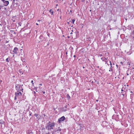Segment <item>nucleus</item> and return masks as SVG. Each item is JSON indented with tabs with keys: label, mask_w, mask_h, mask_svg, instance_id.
I'll return each instance as SVG.
<instances>
[{
	"label": "nucleus",
	"mask_w": 134,
	"mask_h": 134,
	"mask_svg": "<svg viewBox=\"0 0 134 134\" xmlns=\"http://www.w3.org/2000/svg\"><path fill=\"white\" fill-rule=\"evenodd\" d=\"M75 19H72L71 20V23L74 24V22L75 21Z\"/></svg>",
	"instance_id": "6e6552de"
},
{
	"label": "nucleus",
	"mask_w": 134,
	"mask_h": 134,
	"mask_svg": "<svg viewBox=\"0 0 134 134\" xmlns=\"http://www.w3.org/2000/svg\"><path fill=\"white\" fill-rule=\"evenodd\" d=\"M18 51V48L17 47L14 48L13 51V52L14 54H15L17 53V52Z\"/></svg>",
	"instance_id": "20e7f679"
},
{
	"label": "nucleus",
	"mask_w": 134,
	"mask_h": 134,
	"mask_svg": "<svg viewBox=\"0 0 134 134\" xmlns=\"http://www.w3.org/2000/svg\"><path fill=\"white\" fill-rule=\"evenodd\" d=\"M42 85V84H40L39 85H40L41 86Z\"/></svg>",
	"instance_id": "a211bd4d"
},
{
	"label": "nucleus",
	"mask_w": 134,
	"mask_h": 134,
	"mask_svg": "<svg viewBox=\"0 0 134 134\" xmlns=\"http://www.w3.org/2000/svg\"><path fill=\"white\" fill-rule=\"evenodd\" d=\"M66 54H67V52H66Z\"/></svg>",
	"instance_id": "4be33fe9"
},
{
	"label": "nucleus",
	"mask_w": 134,
	"mask_h": 134,
	"mask_svg": "<svg viewBox=\"0 0 134 134\" xmlns=\"http://www.w3.org/2000/svg\"><path fill=\"white\" fill-rule=\"evenodd\" d=\"M43 94H44L45 93V92H43Z\"/></svg>",
	"instance_id": "dca6fc26"
},
{
	"label": "nucleus",
	"mask_w": 134,
	"mask_h": 134,
	"mask_svg": "<svg viewBox=\"0 0 134 134\" xmlns=\"http://www.w3.org/2000/svg\"><path fill=\"white\" fill-rule=\"evenodd\" d=\"M4 5L5 6H7L9 4V2L8 1H5L4 2Z\"/></svg>",
	"instance_id": "39448f33"
},
{
	"label": "nucleus",
	"mask_w": 134,
	"mask_h": 134,
	"mask_svg": "<svg viewBox=\"0 0 134 134\" xmlns=\"http://www.w3.org/2000/svg\"><path fill=\"white\" fill-rule=\"evenodd\" d=\"M109 63H110V65L111 66V62L110 61H109Z\"/></svg>",
	"instance_id": "ddd939ff"
},
{
	"label": "nucleus",
	"mask_w": 134,
	"mask_h": 134,
	"mask_svg": "<svg viewBox=\"0 0 134 134\" xmlns=\"http://www.w3.org/2000/svg\"><path fill=\"white\" fill-rule=\"evenodd\" d=\"M54 123L49 122L47 124L46 128L48 130L51 129H53V127L54 126Z\"/></svg>",
	"instance_id": "f257e3e1"
},
{
	"label": "nucleus",
	"mask_w": 134,
	"mask_h": 134,
	"mask_svg": "<svg viewBox=\"0 0 134 134\" xmlns=\"http://www.w3.org/2000/svg\"><path fill=\"white\" fill-rule=\"evenodd\" d=\"M2 1L4 3V2L5 1V0H2Z\"/></svg>",
	"instance_id": "4468645a"
},
{
	"label": "nucleus",
	"mask_w": 134,
	"mask_h": 134,
	"mask_svg": "<svg viewBox=\"0 0 134 134\" xmlns=\"http://www.w3.org/2000/svg\"><path fill=\"white\" fill-rule=\"evenodd\" d=\"M36 24L37 25H38V23H36Z\"/></svg>",
	"instance_id": "2eb2a0df"
},
{
	"label": "nucleus",
	"mask_w": 134,
	"mask_h": 134,
	"mask_svg": "<svg viewBox=\"0 0 134 134\" xmlns=\"http://www.w3.org/2000/svg\"><path fill=\"white\" fill-rule=\"evenodd\" d=\"M6 60V61H7V62H9V59L8 58H7Z\"/></svg>",
	"instance_id": "9d476101"
},
{
	"label": "nucleus",
	"mask_w": 134,
	"mask_h": 134,
	"mask_svg": "<svg viewBox=\"0 0 134 134\" xmlns=\"http://www.w3.org/2000/svg\"><path fill=\"white\" fill-rule=\"evenodd\" d=\"M22 93L18 91H17V92L15 93V99L16 100V98H19V97L21 96L22 95Z\"/></svg>",
	"instance_id": "f03ea898"
},
{
	"label": "nucleus",
	"mask_w": 134,
	"mask_h": 134,
	"mask_svg": "<svg viewBox=\"0 0 134 134\" xmlns=\"http://www.w3.org/2000/svg\"><path fill=\"white\" fill-rule=\"evenodd\" d=\"M33 80H32L31 81V82L32 83V84L33 85L34 84V83H33Z\"/></svg>",
	"instance_id": "f8f14e48"
},
{
	"label": "nucleus",
	"mask_w": 134,
	"mask_h": 134,
	"mask_svg": "<svg viewBox=\"0 0 134 134\" xmlns=\"http://www.w3.org/2000/svg\"><path fill=\"white\" fill-rule=\"evenodd\" d=\"M66 96H67V98H68L69 99H70V97L69 96V94H67L66 95Z\"/></svg>",
	"instance_id": "1a4fd4ad"
},
{
	"label": "nucleus",
	"mask_w": 134,
	"mask_h": 134,
	"mask_svg": "<svg viewBox=\"0 0 134 134\" xmlns=\"http://www.w3.org/2000/svg\"><path fill=\"white\" fill-rule=\"evenodd\" d=\"M61 129L59 128H59L57 130L55 129V131H61Z\"/></svg>",
	"instance_id": "0eeeda50"
},
{
	"label": "nucleus",
	"mask_w": 134,
	"mask_h": 134,
	"mask_svg": "<svg viewBox=\"0 0 134 134\" xmlns=\"http://www.w3.org/2000/svg\"><path fill=\"white\" fill-rule=\"evenodd\" d=\"M72 32H73V30H72Z\"/></svg>",
	"instance_id": "5701e85b"
},
{
	"label": "nucleus",
	"mask_w": 134,
	"mask_h": 134,
	"mask_svg": "<svg viewBox=\"0 0 134 134\" xmlns=\"http://www.w3.org/2000/svg\"><path fill=\"white\" fill-rule=\"evenodd\" d=\"M72 34V32H71V33H70V34Z\"/></svg>",
	"instance_id": "412c9836"
},
{
	"label": "nucleus",
	"mask_w": 134,
	"mask_h": 134,
	"mask_svg": "<svg viewBox=\"0 0 134 134\" xmlns=\"http://www.w3.org/2000/svg\"><path fill=\"white\" fill-rule=\"evenodd\" d=\"M65 119V117L64 116H63L61 118L59 119L58 121L59 123H60L61 122L64 121Z\"/></svg>",
	"instance_id": "7ed1b4c3"
},
{
	"label": "nucleus",
	"mask_w": 134,
	"mask_h": 134,
	"mask_svg": "<svg viewBox=\"0 0 134 134\" xmlns=\"http://www.w3.org/2000/svg\"><path fill=\"white\" fill-rule=\"evenodd\" d=\"M22 90H23V88H22Z\"/></svg>",
	"instance_id": "b1692460"
},
{
	"label": "nucleus",
	"mask_w": 134,
	"mask_h": 134,
	"mask_svg": "<svg viewBox=\"0 0 134 134\" xmlns=\"http://www.w3.org/2000/svg\"><path fill=\"white\" fill-rule=\"evenodd\" d=\"M121 91H123V88H122V89Z\"/></svg>",
	"instance_id": "f3484780"
},
{
	"label": "nucleus",
	"mask_w": 134,
	"mask_h": 134,
	"mask_svg": "<svg viewBox=\"0 0 134 134\" xmlns=\"http://www.w3.org/2000/svg\"><path fill=\"white\" fill-rule=\"evenodd\" d=\"M49 12L51 13V14L52 15H53V10L52 9H51L50 10Z\"/></svg>",
	"instance_id": "423d86ee"
},
{
	"label": "nucleus",
	"mask_w": 134,
	"mask_h": 134,
	"mask_svg": "<svg viewBox=\"0 0 134 134\" xmlns=\"http://www.w3.org/2000/svg\"><path fill=\"white\" fill-rule=\"evenodd\" d=\"M35 116H36V117H37L38 115V114H35Z\"/></svg>",
	"instance_id": "9b49d317"
},
{
	"label": "nucleus",
	"mask_w": 134,
	"mask_h": 134,
	"mask_svg": "<svg viewBox=\"0 0 134 134\" xmlns=\"http://www.w3.org/2000/svg\"><path fill=\"white\" fill-rule=\"evenodd\" d=\"M69 24V22H67Z\"/></svg>",
	"instance_id": "aec40b11"
},
{
	"label": "nucleus",
	"mask_w": 134,
	"mask_h": 134,
	"mask_svg": "<svg viewBox=\"0 0 134 134\" xmlns=\"http://www.w3.org/2000/svg\"><path fill=\"white\" fill-rule=\"evenodd\" d=\"M40 21V20H38V21Z\"/></svg>",
	"instance_id": "6ab92c4d"
}]
</instances>
